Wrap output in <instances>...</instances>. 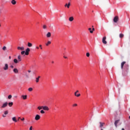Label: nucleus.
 <instances>
[{
    "label": "nucleus",
    "instance_id": "1",
    "mask_svg": "<svg viewBox=\"0 0 130 130\" xmlns=\"http://www.w3.org/2000/svg\"><path fill=\"white\" fill-rule=\"evenodd\" d=\"M126 62L123 61L121 63V70H123V67H124V71H125V72H127L128 71L129 66L128 64H125Z\"/></svg>",
    "mask_w": 130,
    "mask_h": 130
},
{
    "label": "nucleus",
    "instance_id": "2",
    "mask_svg": "<svg viewBox=\"0 0 130 130\" xmlns=\"http://www.w3.org/2000/svg\"><path fill=\"white\" fill-rule=\"evenodd\" d=\"M119 18L118 16H116L114 17L113 22L114 23H117L118 22Z\"/></svg>",
    "mask_w": 130,
    "mask_h": 130
},
{
    "label": "nucleus",
    "instance_id": "3",
    "mask_svg": "<svg viewBox=\"0 0 130 130\" xmlns=\"http://www.w3.org/2000/svg\"><path fill=\"white\" fill-rule=\"evenodd\" d=\"M25 52V55H29V52H30V48H26Z\"/></svg>",
    "mask_w": 130,
    "mask_h": 130
},
{
    "label": "nucleus",
    "instance_id": "4",
    "mask_svg": "<svg viewBox=\"0 0 130 130\" xmlns=\"http://www.w3.org/2000/svg\"><path fill=\"white\" fill-rule=\"evenodd\" d=\"M102 42L104 44H107V42L106 41V37L103 38Z\"/></svg>",
    "mask_w": 130,
    "mask_h": 130
},
{
    "label": "nucleus",
    "instance_id": "5",
    "mask_svg": "<svg viewBox=\"0 0 130 130\" xmlns=\"http://www.w3.org/2000/svg\"><path fill=\"white\" fill-rule=\"evenodd\" d=\"M3 69H4V71H7V70H9V65L8 64L6 63L5 64V67H4Z\"/></svg>",
    "mask_w": 130,
    "mask_h": 130
},
{
    "label": "nucleus",
    "instance_id": "6",
    "mask_svg": "<svg viewBox=\"0 0 130 130\" xmlns=\"http://www.w3.org/2000/svg\"><path fill=\"white\" fill-rule=\"evenodd\" d=\"M7 106H8V102H6V103H4L2 105L1 108H6V107H7Z\"/></svg>",
    "mask_w": 130,
    "mask_h": 130
},
{
    "label": "nucleus",
    "instance_id": "7",
    "mask_svg": "<svg viewBox=\"0 0 130 130\" xmlns=\"http://www.w3.org/2000/svg\"><path fill=\"white\" fill-rule=\"evenodd\" d=\"M7 114H9V111H5L4 112V114L2 115L3 117H6L7 115Z\"/></svg>",
    "mask_w": 130,
    "mask_h": 130
},
{
    "label": "nucleus",
    "instance_id": "8",
    "mask_svg": "<svg viewBox=\"0 0 130 130\" xmlns=\"http://www.w3.org/2000/svg\"><path fill=\"white\" fill-rule=\"evenodd\" d=\"M77 93H79V90H77V91L74 93L75 96H76V97H80V96H81V94L78 93V94H77Z\"/></svg>",
    "mask_w": 130,
    "mask_h": 130
},
{
    "label": "nucleus",
    "instance_id": "9",
    "mask_svg": "<svg viewBox=\"0 0 130 130\" xmlns=\"http://www.w3.org/2000/svg\"><path fill=\"white\" fill-rule=\"evenodd\" d=\"M18 50H25V48L24 47H17Z\"/></svg>",
    "mask_w": 130,
    "mask_h": 130
},
{
    "label": "nucleus",
    "instance_id": "10",
    "mask_svg": "<svg viewBox=\"0 0 130 130\" xmlns=\"http://www.w3.org/2000/svg\"><path fill=\"white\" fill-rule=\"evenodd\" d=\"M35 119L36 120H39V119H40V115H36V117H35Z\"/></svg>",
    "mask_w": 130,
    "mask_h": 130
},
{
    "label": "nucleus",
    "instance_id": "11",
    "mask_svg": "<svg viewBox=\"0 0 130 130\" xmlns=\"http://www.w3.org/2000/svg\"><path fill=\"white\" fill-rule=\"evenodd\" d=\"M46 37L47 38H50V37H51V33H50V32H48L47 34H46Z\"/></svg>",
    "mask_w": 130,
    "mask_h": 130
},
{
    "label": "nucleus",
    "instance_id": "12",
    "mask_svg": "<svg viewBox=\"0 0 130 130\" xmlns=\"http://www.w3.org/2000/svg\"><path fill=\"white\" fill-rule=\"evenodd\" d=\"M43 109L44 110H47L48 111L49 110V108H48V107L45 106H43Z\"/></svg>",
    "mask_w": 130,
    "mask_h": 130
},
{
    "label": "nucleus",
    "instance_id": "13",
    "mask_svg": "<svg viewBox=\"0 0 130 130\" xmlns=\"http://www.w3.org/2000/svg\"><path fill=\"white\" fill-rule=\"evenodd\" d=\"M71 6V3H69V4H66V5H64L65 8H68V9L70 8V7Z\"/></svg>",
    "mask_w": 130,
    "mask_h": 130
},
{
    "label": "nucleus",
    "instance_id": "14",
    "mask_svg": "<svg viewBox=\"0 0 130 130\" xmlns=\"http://www.w3.org/2000/svg\"><path fill=\"white\" fill-rule=\"evenodd\" d=\"M13 72H14V73H15V74H18V73H19V70H18L17 69V68H15V69H14V70H13Z\"/></svg>",
    "mask_w": 130,
    "mask_h": 130
},
{
    "label": "nucleus",
    "instance_id": "15",
    "mask_svg": "<svg viewBox=\"0 0 130 130\" xmlns=\"http://www.w3.org/2000/svg\"><path fill=\"white\" fill-rule=\"evenodd\" d=\"M21 98H22L23 100H26V99H27V95H22Z\"/></svg>",
    "mask_w": 130,
    "mask_h": 130
},
{
    "label": "nucleus",
    "instance_id": "16",
    "mask_svg": "<svg viewBox=\"0 0 130 130\" xmlns=\"http://www.w3.org/2000/svg\"><path fill=\"white\" fill-rule=\"evenodd\" d=\"M118 122H119V120H116V121H115L114 124H115L116 127H117V124L118 123Z\"/></svg>",
    "mask_w": 130,
    "mask_h": 130
},
{
    "label": "nucleus",
    "instance_id": "17",
    "mask_svg": "<svg viewBox=\"0 0 130 130\" xmlns=\"http://www.w3.org/2000/svg\"><path fill=\"white\" fill-rule=\"evenodd\" d=\"M27 46L28 47H32V46H33V45L32 44V43L28 42L27 43Z\"/></svg>",
    "mask_w": 130,
    "mask_h": 130
},
{
    "label": "nucleus",
    "instance_id": "18",
    "mask_svg": "<svg viewBox=\"0 0 130 130\" xmlns=\"http://www.w3.org/2000/svg\"><path fill=\"white\" fill-rule=\"evenodd\" d=\"M11 4L12 5H16V4H17V2H16V0H12Z\"/></svg>",
    "mask_w": 130,
    "mask_h": 130
},
{
    "label": "nucleus",
    "instance_id": "19",
    "mask_svg": "<svg viewBox=\"0 0 130 130\" xmlns=\"http://www.w3.org/2000/svg\"><path fill=\"white\" fill-rule=\"evenodd\" d=\"M51 44V42L50 41H48L46 43V46H48V45H50Z\"/></svg>",
    "mask_w": 130,
    "mask_h": 130
},
{
    "label": "nucleus",
    "instance_id": "20",
    "mask_svg": "<svg viewBox=\"0 0 130 130\" xmlns=\"http://www.w3.org/2000/svg\"><path fill=\"white\" fill-rule=\"evenodd\" d=\"M41 77L38 76V77L36 78V83H38L39 82V79H40Z\"/></svg>",
    "mask_w": 130,
    "mask_h": 130
},
{
    "label": "nucleus",
    "instance_id": "21",
    "mask_svg": "<svg viewBox=\"0 0 130 130\" xmlns=\"http://www.w3.org/2000/svg\"><path fill=\"white\" fill-rule=\"evenodd\" d=\"M9 107H12V105H13L14 103L13 102H10L9 103H8Z\"/></svg>",
    "mask_w": 130,
    "mask_h": 130
},
{
    "label": "nucleus",
    "instance_id": "22",
    "mask_svg": "<svg viewBox=\"0 0 130 130\" xmlns=\"http://www.w3.org/2000/svg\"><path fill=\"white\" fill-rule=\"evenodd\" d=\"M70 22H73L74 21V17L73 16L69 18Z\"/></svg>",
    "mask_w": 130,
    "mask_h": 130
},
{
    "label": "nucleus",
    "instance_id": "23",
    "mask_svg": "<svg viewBox=\"0 0 130 130\" xmlns=\"http://www.w3.org/2000/svg\"><path fill=\"white\" fill-rule=\"evenodd\" d=\"M100 127L102 128L105 124V123L100 122Z\"/></svg>",
    "mask_w": 130,
    "mask_h": 130
},
{
    "label": "nucleus",
    "instance_id": "24",
    "mask_svg": "<svg viewBox=\"0 0 130 130\" xmlns=\"http://www.w3.org/2000/svg\"><path fill=\"white\" fill-rule=\"evenodd\" d=\"M12 120L13 121H14V122H17V121H18L17 120V119L16 118V117H14L12 118Z\"/></svg>",
    "mask_w": 130,
    "mask_h": 130
},
{
    "label": "nucleus",
    "instance_id": "25",
    "mask_svg": "<svg viewBox=\"0 0 130 130\" xmlns=\"http://www.w3.org/2000/svg\"><path fill=\"white\" fill-rule=\"evenodd\" d=\"M18 61H21L22 60V59L21 58V55H18Z\"/></svg>",
    "mask_w": 130,
    "mask_h": 130
},
{
    "label": "nucleus",
    "instance_id": "26",
    "mask_svg": "<svg viewBox=\"0 0 130 130\" xmlns=\"http://www.w3.org/2000/svg\"><path fill=\"white\" fill-rule=\"evenodd\" d=\"M18 61H19V60H18V59H14V63H18Z\"/></svg>",
    "mask_w": 130,
    "mask_h": 130
},
{
    "label": "nucleus",
    "instance_id": "27",
    "mask_svg": "<svg viewBox=\"0 0 130 130\" xmlns=\"http://www.w3.org/2000/svg\"><path fill=\"white\" fill-rule=\"evenodd\" d=\"M38 109H39V110H41V109H43V106H39L38 107Z\"/></svg>",
    "mask_w": 130,
    "mask_h": 130
},
{
    "label": "nucleus",
    "instance_id": "28",
    "mask_svg": "<svg viewBox=\"0 0 130 130\" xmlns=\"http://www.w3.org/2000/svg\"><path fill=\"white\" fill-rule=\"evenodd\" d=\"M28 90L29 92H32V91H33V88H32V87H30V88H28Z\"/></svg>",
    "mask_w": 130,
    "mask_h": 130
},
{
    "label": "nucleus",
    "instance_id": "29",
    "mask_svg": "<svg viewBox=\"0 0 130 130\" xmlns=\"http://www.w3.org/2000/svg\"><path fill=\"white\" fill-rule=\"evenodd\" d=\"M123 36H124V35H123V34H120L119 35L120 38H122L123 37Z\"/></svg>",
    "mask_w": 130,
    "mask_h": 130
},
{
    "label": "nucleus",
    "instance_id": "30",
    "mask_svg": "<svg viewBox=\"0 0 130 130\" xmlns=\"http://www.w3.org/2000/svg\"><path fill=\"white\" fill-rule=\"evenodd\" d=\"M89 31H90V33H93V30H92V28H88Z\"/></svg>",
    "mask_w": 130,
    "mask_h": 130
},
{
    "label": "nucleus",
    "instance_id": "31",
    "mask_svg": "<svg viewBox=\"0 0 130 130\" xmlns=\"http://www.w3.org/2000/svg\"><path fill=\"white\" fill-rule=\"evenodd\" d=\"M41 113H42V114H44V113H45V112L43 110H41Z\"/></svg>",
    "mask_w": 130,
    "mask_h": 130
},
{
    "label": "nucleus",
    "instance_id": "32",
    "mask_svg": "<svg viewBox=\"0 0 130 130\" xmlns=\"http://www.w3.org/2000/svg\"><path fill=\"white\" fill-rule=\"evenodd\" d=\"M12 97H13V96H12V95L10 94L8 96V99H12Z\"/></svg>",
    "mask_w": 130,
    "mask_h": 130
},
{
    "label": "nucleus",
    "instance_id": "33",
    "mask_svg": "<svg viewBox=\"0 0 130 130\" xmlns=\"http://www.w3.org/2000/svg\"><path fill=\"white\" fill-rule=\"evenodd\" d=\"M43 29H46L47 28V26L45 25H44L43 26Z\"/></svg>",
    "mask_w": 130,
    "mask_h": 130
},
{
    "label": "nucleus",
    "instance_id": "34",
    "mask_svg": "<svg viewBox=\"0 0 130 130\" xmlns=\"http://www.w3.org/2000/svg\"><path fill=\"white\" fill-rule=\"evenodd\" d=\"M3 50H7V47L4 46L3 48Z\"/></svg>",
    "mask_w": 130,
    "mask_h": 130
},
{
    "label": "nucleus",
    "instance_id": "35",
    "mask_svg": "<svg viewBox=\"0 0 130 130\" xmlns=\"http://www.w3.org/2000/svg\"><path fill=\"white\" fill-rule=\"evenodd\" d=\"M21 53L22 55H23V54H25V51H21Z\"/></svg>",
    "mask_w": 130,
    "mask_h": 130
},
{
    "label": "nucleus",
    "instance_id": "36",
    "mask_svg": "<svg viewBox=\"0 0 130 130\" xmlns=\"http://www.w3.org/2000/svg\"><path fill=\"white\" fill-rule=\"evenodd\" d=\"M86 56H87V57H89V56H90V53H86Z\"/></svg>",
    "mask_w": 130,
    "mask_h": 130
},
{
    "label": "nucleus",
    "instance_id": "37",
    "mask_svg": "<svg viewBox=\"0 0 130 130\" xmlns=\"http://www.w3.org/2000/svg\"><path fill=\"white\" fill-rule=\"evenodd\" d=\"M73 107H76V106H78V104H74V105H73Z\"/></svg>",
    "mask_w": 130,
    "mask_h": 130
},
{
    "label": "nucleus",
    "instance_id": "38",
    "mask_svg": "<svg viewBox=\"0 0 130 130\" xmlns=\"http://www.w3.org/2000/svg\"><path fill=\"white\" fill-rule=\"evenodd\" d=\"M21 120H22V121H23V120H25V118H22L20 119Z\"/></svg>",
    "mask_w": 130,
    "mask_h": 130
},
{
    "label": "nucleus",
    "instance_id": "39",
    "mask_svg": "<svg viewBox=\"0 0 130 130\" xmlns=\"http://www.w3.org/2000/svg\"><path fill=\"white\" fill-rule=\"evenodd\" d=\"M33 128V127H32V126H31L30 127H29V130H32Z\"/></svg>",
    "mask_w": 130,
    "mask_h": 130
},
{
    "label": "nucleus",
    "instance_id": "40",
    "mask_svg": "<svg viewBox=\"0 0 130 130\" xmlns=\"http://www.w3.org/2000/svg\"><path fill=\"white\" fill-rule=\"evenodd\" d=\"M39 47H40L41 49H42V45H40Z\"/></svg>",
    "mask_w": 130,
    "mask_h": 130
},
{
    "label": "nucleus",
    "instance_id": "41",
    "mask_svg": "<svg viewBox=\"0 0 130 130\" xmlns=\"http://www.w3.org/2000/svg\"><path fill=\"white\" fill-rule=\"evenodd\" d=\"M10 68H11V69H14V66H10Z\"/></svg>",
    "mask_w": 130,
    "mask_h": 130
},
{
    "label": "nucleus",
    "instance_id": "42",
    "mask_svg": "<svg viewBox=\"0 0 130 130\" xmlns=\"http://www.w3.org/2000/svg\"><path fill=\"white\" fill-rule=\"evenodd\" d=\"M27 72L28 73H31V70H28Z\"/></svg>",
    "mask_w": 130,
    "mask_h": 130
},
{
    "label": "nucleus",
    "instance_id": "43",
    "mask_svg": "<svg viewBox=\"0 0 130 130\" xmlns=\"http://www.w3.org/2000/svg\"><path fill=\"white\" fill-rule=\"evenodd\" d=\"M36 48L37 49H39V47H36Z\"/></svg>",
    "mask_w": 130,
    "mask_h": 130
},
{
    "label": "nucleus",
    "instance_id": "44",
    "mask_svg": "<svg viewBox=\"0 0 130 130\" xmlns=\"http://www.w3.org/2000/svg\"><path fill=\"white\" fill-rule=\"evenodd\" d=\"M92 31H95V28H92Z\"/></svg>",
    "mask_w": 130,
    "mask_h": 130
},
{
    "label": "nucleus",
    "instance_id": "45",
    "mask_svg": "<svg viewBox=\"0 0 130 130\" xmlns=\"http://www.w3.org/2000/svg\"><path fill=\"white\" fill-rule=\"evenodd\" d=\"M51 63H54V61H52Z\"/></svg>",
    "mask_w": 130,
    "mask_h": 130
},
{
    "label": "nucleus",
    "instance_id": "46",
    "mask_svg": "<svg viewBox=\"0 0 130 130\" xmlns=\"http://www.w3.org/2000/svg\"><path fill=\"white\" fill-rule=\"evenodd\" d=\"M64 58H68V57L64 56Z\"/></svg>",
    "mask_w": 130,
    "mask_h": 130
},
{
    "label": "nucleus",
    "instance_id": "47",
    "mask_svg": "<svg viewBox=\"0 0 130 130\" xmlns=\"http://www.w3.org/2000/svg\"><path fill=\"white\" fill-rule=\"evenodd\" d=\"M20 119H21V117H18V120H19Z\"/></svg>",
    "mask_w": 130,
    "mask_h": 130
},
{
    "label": "nucleus",
    "instance_id": "48",
    "mask_svg": "<svg viewBox=\"0 0 130 130\" xmlns=\"http://www.w3.org/2000/svg\"><path fill=\"white\" fill-rule=\"evenodd\" d=\"M11 56H9V59H11Z\"/></svg>",
    "mask_w": 130,
    "mask_h": 130
},
{
    "label": "nucleus",
    "instance_id": "49",
    "mask_svg": "<svg viewBox=\"0 0 130 130\" xmlns=\"http://www.w3.org/2000/svg\"><path fill=\"white\" fill-rule=\"evenodd\" d=\"M121 130H125L124 128H122Z\"/></svg>",
    "mask_w": 130,
    "mask_h": 130
},
{
    "label": "nucleus",
    "instance_id": "50",
    "mask_svg": "<svg viewBox=\"0 0 130 130\" xmlns=\"http://www.w3.org/2000/svg\"><path fill=\"white\" fill-rule=\"evenodd\" d=\"M129 119H130V116H129Z\"/></svg>",
    "mask_w": 130,
    "mask_h": 130
},
{
    "label": "nucleus",
    "instance_id": "51",
    "mask_svg": "<svg viewBox=\"0 0 130 130\" xmlns=\"http://www.w3.org/2000/svg\"><path fill=\"white\" fill-rule=\"evenodd\" d=\"M101 130H103V129L101 128Z\"/></svg>",
    "mask_w": 130,
    "mask_h": 130
},
{
    "label": "nucleus",
    "instance_id": "52",
    "mask_svg": "<svg viewBox=\"0 0 130 130\" xmlns=\"http://www.w3.org/2000/svg\"><path fill=\"white\" fill-rule=\"evenodd\" d=\"M0 27H1V23H0Z\"/></svg>",
    "mask_w": 130,
    "mask_h": 130
}]
</instances>
